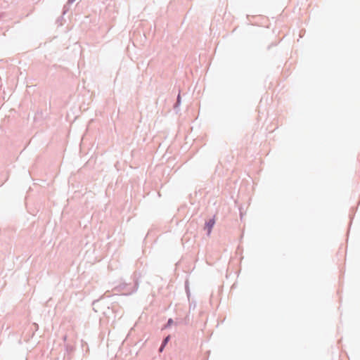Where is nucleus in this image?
Listing matches in <instances>:
<instances>
[{
	"mask_svg": "<svg viewBox=\"0 0 360 360\" xmlns=\"http://www.w3.org/2000/svg\"><path fill=\"white\" fill-rule=\"evenodd\" d=\"M170 340V335H167L166 336L162 341V343H161V345L160 347H159V352H162L165 348V347L167 345V344L168 343V342Z\"/></svg>",
	"mask_w": 360,
	"mask_h": 360,
	"instance_id": "nucleus-4",
	"label": "nucleus"
},
{
	"mask_svg": "<svg viewBox=\"0 0 360 360\" xmlns=\"http://www.w3.org/2000/svg\"><path fill=\"white\" fill-rule=\"evenodd\" d=\"M214 224H215V219H214V217L210 219L208 221H205V229H207V236H209L211 232H212V229L213 228V226H214Z\"/></svg>",
	"mask_w": 360,
	"mask_h": 360,
	"instance_id": "nucleus-2",
	"label": "nucleus"
},
{
	"mask_svg": "<svg viewBox=\"0 0 360 360\" xmlns=\"http://www.w3.org/2000/svg\"><path fill=\"white\" fill-rule=\"evenodd\" d=\"M181 103V94H180V90L179 91V94L177 95V97H176V101L175 102V103L174 104V106H173V108L174 110L176 111V112H178L179 110V106Z\"/></svg>",
	"mask_w": 360,
	"mask_h": 360,
	"instance_id": "nucleus-3",
	"label": "nucleus"
},
{
	"mask_svg": "<svg viewBox=\"0 0 360 360\" xmlns=\"http://www.w3.org/2000/svg\"><path fill=\"white\" fill-rule=\"evenodd\" d=\"M76 0H68V4H72L74 1H75Z\"/></svg>",
	"mask_w": 360,
	"mask_h": 360,
	"instance_id": "nucleus-10",
	"label": "nucleus"
},
{
	"mask_svg": "<svg viewBox=\"0 0 360 360\" xmlns=\"http://www.w3.org/2000/svg\"><path fill=\"white\" fill-rule=\"evenodd\" d=\"M181 323V320L177 319L175 321V325L180 324Z\"/></svg>",
	"mask_w": 360,
	"mask_h": 360,
	"instance_id": "nucleus-9",
	"label": "nucleus"
},
{
	"mask_svg": "<svg viewBox=\"0 0 360 360\" xmlns=\"http://www.w3.org/2000/svg\"><path fill=\"white\" fill-rule=\"evenodd\" d=\"M189 321H190V318H189V315L188 314L184 318V323L185 325H188L189 323Z\"/></svg>",
	"mask_w": 360,
	"mask_h": 360,
	"instance_id": "nucleus-8",
	"label": "nucleus"
},
{
	"mask_svg": "<svg viewBox=\"0 0 360 360\" xmlns=\"http://www.w3.org/2000/svg\"><path fill=\"white\" fill-rule=\"evenodd\" d=\"M132 278V283L122 282L117 285L115 288L117 290V291L122 292L124 295L128 296L135 293L139 287L140 276H138L136 273H134L133 274Z\"/></svg>",
	"mask_w": 360,
	"mask_h": 360,
	"instance_id": "nucleus-1",
	"label": "nucleus"
},
{
	"mask_svg": "<svg viewBox=\"0 0 360 360\" xmlns=\"http://www.w3.org/2000/svg\"><path fill=\"white\" fill-rule=\"evenodd\" d=\"M96 302H98V300H95L91 302L92 305H94Z\"/></svg>",
	"mask_w": 360,
	"mask_h": 360,
	"instance_id": "nucleus-11",
	"label": "nucleus"
},
{
	"mask_svg": "<svg viewBox=\"0 0 360 360\" xmlns=\"http://www.w3.org/2000/svg\"><path fill=\"white\" fill-rule=\"evenodd\" d=\"M70 4H68V3H67L65 5H64V6H63V15H65V14L66 13V12H67V11H68V10H69V5H70Z\"/></svg>",
	"mask_w": 360,
	"mask_h": 360,
	"instance_id": "nucleus-7",
	"label": "nucleus"
},
{
	"mask_svg": "<svg viewBox=\"0 0 360 360\" xmlns=\"http://www.w3.org/2000/svg\"><path fill=\"white\" fill-rule=\"evenodd\" d=\"M185 290H186L187 297L189 299L190 295H191V292H190V289H189V286H188V281H186V282H185Z\"/></svg>",
	"mask_w": 360,
	"mask_h": 360,
	"instance_id": "nucleus-5",
	"label": "nucleus"
},
{
	"mask_svg": "<svg viewBox=\"0 0 360 360\" xmlns=\"http://www.w3.org/2000/svg\"><path fill=\"white\" fill-rule=\"evenodd\" d=\"M173 323H174L173 319L172 318H169L167 320V323L165 324V326H164L163 328H167L170 327Z\"/></svg>",
	"mask_w": 360,
	"mask_h": 360,
	"instance_id": "nucleus-6",
	"label": "nucleus"
}]
</instances>
